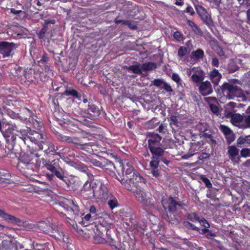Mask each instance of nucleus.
Masks as SVG:
<instances>
[{
  "mask_svg": "<svg viewBox=\"0 0 250 250\" xmlns=\"http://www.w3.org/2000/svg\"><path fill=\"white\" fill-rule=\"evenodd\" d=\"M125 188L128 190L131 191L136 200L142 204L144 209L148 212H152L156 209V206L154 201L148 196L147 194L142 188H134L133 187L125 186Z\"/></svg>",
  "mask_w": 250,
  "mask_h": 250,
  "instance_id": "f257e3e1",
  "label": "nucleus"
},
{
  "mask_svg": "<svg viewBox=\"0 0 250 250\" xmlns=\"http://www.w3.org/2000/svg\"><path fill=\"white\" fill-rule=\"evenodd\" d=\"M38 228L41 231L49 234L56 238L64 236L63 232L57 226L53 224H50L45 221H41L38 223Z\"/></svg>",
  "mask_w": 250,
  "mask_h": 250,
  "instance_id": "f03ea898",
  "label": "nucleus"
},
{
  "mask_svg": "<svg viewBox=\"0 0 250 250\" xmlns=\"http://www.w3.org/2000/svg\"><path fill=\"white\" fill-rule=\"evenodd\" d=\"M222 90L226 93L229 99L240 97L242 94V89L236 85L225 83L222 85Z\"/></svg>",
  "mask_w": 250,
  "mask_h": 250,
  "instance_id": "7ed1b4c3",
  "label": "nucleus"
},
{
  "mask_svg": "<svg viewBox=\"0 0 250 250\" xmlns=\"http://www.w3.org/2000/svg\"><path fill=\"white\" fill-rule=\"evenodd\" d=\"M18 47V45L14 42H0V54L3 58L9 57L12 55V51Z\"/></svg>",
  "mask_w": 250,
  "mask_h": 250,
  "instance_id": "20e7f679",
  "label": "nucleus"
},
{
  "mask_svg": "<svg viewBox=\"0 0 250 250\" xmlns=\"http://www.w3.org/2000/svg\"><path fill=\"white\" fill-rule=\"evenodd\" d=\"M34 155L32 154H24L20 159V161L17 165V167L20 170L21 169L29 168L33 163L32 160Z\"/></svg>",
  "mask_w": 250,
  "mask_h": 250,
  "instance_id": "39448f33",
  "label": "nucleus"
},
{
  "mask_svg": "<svg viewBox=\"0 0 250 250\" xmlns=\"http://www.w3.org/2000/svg\"><path fill=\"white\" fill-rule=\"evenodd\" d=\"M227 155L233 164L238 163L240 161L239 149L235 146H228Z\"/></svg>",
  "mask_w": 250,
  "mask_h": 250,
  "instance_id": "423d86ee",
  "label": "nucleus"
},
{
  "mask_svg": "<svg viewBox=\"0 0 250 250\" xmlns=\"http://www.w3.org/2000/svg\"><path fill=\"white\" fill-rule=\"evenodd\" d=\"M128 179V183L125 185L131 187H133L134 188H139V185L137 183H145L146 180L142 176H141L139 173L133 172L132 175L127 176Z\"/></svg>",
  "mask_w": 250,
  "mask_h": 250,
  "instance_id": "0eeeda50",
  "label": "nucleus"
},
{
  "mask_svg": "<svg viewBox=\"0 0 250 250\" xmlns=\"http://www.w3.org/2000/svg\"><path fill=\"white\" fill-rule=\"evenodd\" d=\"M196 10L203 20V21L207 25H209L212 23V21L209 15L207 12L206 9L200 5L195 6Z\"/></svg>",
  "mask_w": 250,
  "mask_h": 250,
  "instance_id": "6e6552de",
  "label": "nucleus"
},
{
  "mask_svg": "<svg viewBox=\"0 0 250 250\" xmlns=\"http://www.w3.org/2000/svg\"><path fill=\"white\" fill-rule=\"evenodd\" d=\"M162 204L165 209L166 210H167L170 212H174L176 210V206H180V204L170 197L167 199H163Z\"/></svg>",
  "mask_w": 250,
  "mask_h": 250,
  "instance_id": "1a4fd4ad",
  "label": "nucleus"
},
{
  "mask_svg": "<svg viewBox=\"0 0 250 250\" xmlns=\"http://www.w3.org/2000/svg\"><path fill=\"white\" fill-rule=\"evenodd\" d=\"M95 185V183L86 182L83 185L82 190V193L83 194V195L85 194L87 198L95 197V189L94 188V185Z\"/></svg>",
  "mask_w": 250,
  "mask_h": 250,
  "instance_id": "9d476101",
  "label": "nucleus"
},
{
  "mask_svg": "<svg viewBox=\"0 0 250 250\" xmlns=\"http://www.w3.org/2000/svg\"><path fill=\"white\" fill-rule=\"evenodd\" d=\"M0 217L7 222L12 224L20 225L21 223L20 219L8 214L4 210L1 209H0Z\"/></svg>",
  "mask_w": 250,
  "mask_h": 250,
  "instance_id": "9b49d317",
  "label": "nucleus"
},
{
  "mask_svg": "<svg viewBox=\"0 0 250 250\" xmlns=\"http://www.w3.org/2000/svg\"><path fill=\"white\" fill-rule=\"evenodd\" d=\"M61 139L62 141L73 144L77 147L83 149L84 142L77 137L63 135L61 136Z\"/></svg>",
  "mask_w": 250,
  "mask_h": 250,
  "instance_id": "f8f14e48",
  "label": "nucleus"
},
{
  "mask_svg": "<svg viewBox=\"0 0 250 250\" xmlns=\"http://www.w3.org/2000/svg\"><path fill=\"white\" fill-rule=\"evenodd\" d=\"M162 137L158 134L151 133L148 136V145L149 149L161 146L160 142Z\"/></svg>",
  "mask_w": 250,
  "mask_h": 250,
  "instance_id": "ddd939ff",
  "label": "nucleus"
},
{
  "mask_svg": "<svg viewBox=\"0 0 250 250\" xmlns=\"http://www.w3.org/2000/svg\"><path fill=\"white\" fill-rule=\"evenodd\" d=\"M27 139H29L32 142L35 144L43 143L44 144L48 143L44 142L42 140L43 139V135L42 134L39 133L36 131H31L28 133L27 135Z\"/></svg>",
  "mask_w": 250,
  "mask_h": 250,
  "instance_id": "4468645a",
  "label": "nucleus"
},
{
  "mask_svg": "<svg viewBox=\"0 0 250 250\" xmlns=\"http://www.w3.org/2000/svg\"><path fill=\"white\" fill-rule=\"evenodd\" d=\"M199 92L203 96L211 94L213 92L211 84L209 82H202L199 86Z\"/></svg>",
  "mask_w": 250,
  "mask_h": 250,
  "instance_id": "2eb2a0df",
  "label": "nucleus"
},
{
  "mask_svg": "<svg viewBox=\"0 0 250 250\" xmlns=\"http://www.w3.org/2000/svg\"><path fill=\"white\" fill-rule=\"evenodd\" d=\"M64 204L65 205L64 208L68 212H73L76 214L79 210V206L72 200H66Z\"/></svg>",
  "mask_w": 250,
  "mask_h": 250,
  "instance_id": "dca6fc26",
  "label": "nucleus"
},
{
  "mask_svg": "<svg viewBox=\"0 0 250 250\" xmlns=\"http://www.w3.org/2000/svg\"><path fill=\"white\" fill-rule=\"evenodd\" d=\"M102 147L99 146V145L96 144L93 142H89V143H85L84 142L83 146V150H85L87 152H91V150L92 152H99L102 151L101 149Z\"/></svg>",
  "mask_w": 250,
  "mask_h": 250,
  "instance_id": "f3484780",
  "label": "nucleus"
},
{
  "mask_svg": "<svg viewBox=\"0 0 250 250\" xmlns=\"http://www.w3.org/2000/svg\"><path fill=\"white\" fill-rule=\"evenodd\" d=\"M225 114L227 117L231 118V122L235 125L241 122L244 119V117L240 114H232L230 112H226Z\"/></svg>",
  "mask_w": 250,
  "mask_h": 250,
  "instance_id": "a211bd4d",
  "label": "nucleus"
},
{
  "mask_svg": "<svg viewBox=\"0 0 250 250\" xmlns=\"http://www.w3.org/2000/svg\"><path fill=\"white\" fill-rule=\"evenodd\" d=\"M204 78L205 73L204 71L199 68L191 77V80L196 83H199L202 82Z\"/></svg>",
  "mask_w": 250,
  "mask_h": 250,
  "instance_id": "6ab92c4d",
  "label": "nucleus"
},
{
  "mask_svg": "<svg viewBox=\"0 0 250 250\" xmlns=\"http://www.w3.org/2000/svg\"><path fill=\"white\" fill-rule=\"evenodd\" d=\"M107 193L108 189L107 187L105 185L101 184L99 190H95V197L104 199L107 197Z\"/></svg>",
  "mask_w": 250,
  "mask_h": 250,
  "instance_id": "aec40b11",
  "label": "nucleus"
},
{
  "mask_svg": "<svg viewBox=\"0 0 250 250\" xmlns=\"http://www.w3.org/2000/svg\"><path fill=\"white\" fill-rule=\"evenodd\" d=\"M220 129L221 131L226 136L228 142L230 143L234 141V138L231 130L227 126L224 125H220Z\"/></svg>",
  "mask_w": 250,
  "mask_h": 250,
  "instance_id": "412c9836",
  "label": "nucleus"
},
{
  "mask_svg": "<svg viewBox=\"0 0 250 250\" xmlns=\"http://www.w3.org/2000/svg\"><path fill=\"white\" fill-rule=\"evenodd\" d=\"M152 157L160 158L163 156L165 151L161 146L149 148Z\"/></svg>",
  "mask_w": 250,
  "mask_h": 250,
  "instance_id": "4be33fe9",
  "label": "nucleus"
},
{
  "mask_svg": "<svg viewBox=\"0 0 250 250\" xmlns=\"http://www.w3.org/2000/svg\"><path fill=\"white\" fill-rule=\"evenodd\" d=\"M209 77L212 82L217 84L222 78V75L218 70L214 69L209 73Z\"/></svg>",
  "mask_w": 250,
  "mask_h": 250,
  "instance_id": "5701e85b",
  "label": "nucleus"
},
{
  "mask_svg": "<svg viewBox=\"0 0 250 250\" xmlns=\"http://www.w3.org/2000/svg\"><path fill=\"white\" fill-rule=\"evenodd\" d=\"M44 167L51 172L54 173L60 167L59 165L58 161L54 160L51 163H46L44 164Z\"/></svg>",
  "mask_w": 250,
  "mask_h": 250,
  "instance_id": "b1692460",
  "label": "nucleus"
},
{
  "mask_svg": "<svg viewBox=\"0 0 250 250\" xmlns=\"http://www.w3.org/2000/svg\"><path fill=\"white\" fill-rule=\"evenodd\" d=\"M13 244L11 239L3 240L0 244V250H12Z\"/></svg>",
  "mask_w": 250,
  "mask_h": 250,
  "instance_id": "393cba45",
  "label": "nucleus"
},
{
  "mask_svg": "<svg viewBox=\"0 0 250 250\" xmlns=\"http://www.w3.org/2000/svg\"><path fill=\"white\" fill-rule=\"evenodd\" d=\"M125 69L128 72H131L135 74L142 73V68L141 65L139 63H136L129 66H125Z\"/></svg>",
  "mask_w": 250,
  "mask_h": 250,
  "instance_id": "a878e982",
  "label": "nucleus"
},
{
  "mask_svg": "<svg viewBox=\"0 0 250 250\" xmlns=\"http://www.w3.org/2000/svg\"><path fill=\"white\" fill-rule=\"evenodd\" d=\"M123 174H125L126 178L127 176L132 175L133 172V168L130 165L129 163L126 162L125 165L122 168Z\"/></svg>",
  "mask_w": 250,
  "mask_h": 250,
  "instance_id": "bb28decb",
  "label": "nucleus"
},
{
  "mask_svg": "<svg viewBox=\"0 0 250 250\" xmlns=\"http://www.w3.org/2000/svg\"><path fill=\"white\" fill-rule=\"evenodd\" d=\"M18 128L15 125H8L7 127L5 128L4 135L6 137H9L11 135L14 133L15 131H18Z\"/></svg>",
  "mask_w": 250,
  "mask_h": 250,
  "instance_id": "cd10ccee",
  "label": "nucleus"
},
{
  "mask_svg": "<svg viewBox=\"0 0 250 250\" xmlns=\"http://www.w3.org/2000/svg\"><path fill=\"white\" fill-rule=\"evenodd\" d=\"M133 247V243H130L128 241H124L118 249V250H131Z\"/></svg>",
  "mask_w": 250,
  "mask_h": 250,
  "instance_id": "c85d7f7f",
  "label": "nucleus"
},
{
  "mask_svg": "<svg viewBox=\"0 0 250 250\" xmlns=\"http://www.w3.org/2000/svg\"><path fill=\"white\" fill-rule=\"evenodd\" d=\"M89 211L93 215V219H95L97 218L101 217V211L99 208H96L94 206H91L89 209Z\"/></svg>",
  "mask_w": 250,
  "mask_h": 250,
  "instance_id": "c756f323",
  "label": "nucleus"
},
{
  "mask_svg": "<svg viewBox=\"0 0 250 250\" xmlns=\"http://www.w3.org/2000/svg\"><path fill=\"white\" fill-rule=\"evenodd\" d=\"M204 55V51L201 49H198L196 51H193L191 53V58L194 60H199L202 59Z\"/></svg>",
  "mask_w": 250,
  "mask_h": 250,
  "instance_id": "7c9ffc66",
  "label": "nucleus"
},
{
  "mask_svg": "<svg viewBox=\"0 0 250 250\" xmlns=\"http://www.w3.org/2000/svg\"><path fill=\"white\" fill-rule=\"evenodd\" d=\"M156 64L152 62L144 63L141 66L142 69L145 71L152 70L156 68Z\"/></svg>",
  "mask_w": 250,
  "mask_h": 250,
  "instance_id": "2f4dec72",
  "label": "nucleus"
},
{
  "mask_svg": "<svg viewBox=\"0 0 250 250\" xmlns=\"http://www.w3.org/2000/svg\"><path fill=\"white\" fill-rule=\"evenodd\" d=\"M152 160L150 162L149 166L151 168H158L160 162V159L153 157L151 158Z\"/></svg>",
  "mask_w": 250,
  "mask_h": 250,
  "instance_id": "473e14b6",
  "label": "nucleus"
},
{
  "mask_svg": "<svg viewBox=\"0 0 250 250\" xmlns=\"http://www.w3.org/2000/svg\"><path fill=\"white\" fill-rule=\"evenodd\" d=\"M54 174L60 180H63L64 177V171L60 167L54 173Z\"/></svg>",
  "mask_w": 250,
  "mask_h": 250,
  "instance_id": "72a5a7b5",
  "label": "nucleus"
},
{
  "mask_svg": "<svg viewBox=\"0 0 250 250\" xmlns=\"http://www.w3.org/2000/svg\"><path fill=\"white\" fill-rule=\"evenodd\" d=\"M194 217L195 220H198L201 226L204 227L206 228H208L209 227L210 225L206 220L203 219L199 220V218L195 214H194Z\"/></svg>",
  "mask_w": 250,
  "mask_h": 250,
  "instance_id": "f704fd0d",
  "label": "nucleus"
},
{
  "mask_svg": "<svg viewBox=\"0 0 250 250\" xmlns=\"http://www.w3.org/2000/svg\"><path fill=\"white\" fill-rule=\"evenodd\" d=\"M240 155L242 157L244 158L250 157V148H242L240 151Z\"/></svg>",
  "mask_w": 250,
  "mask_h": 250,
  "instance_id": "c9c22d12",
  "label": "nucleus"
},
{
  "mask_svg": "<svg viewBox=\"0 0 250 250\" xmlns=\"http://www.w3.org/2000/svg\"><path fill=\"white\" fill-rule=\"evenodd\" d=\"M217 54L223 58L226 59L228 57L225 52L223 50L222 48L219 46H217L216 49Z\"/></svg>",
  "mask_w": 250,
  "mask_h": 250,
  "instance_id": "e433bc0d",
  "label": "nucleus"
},
{
  "mask_svg": "<svg viewBox=\"0 0 250 250\" xmlns=\"http://www.w3.org/2000/svg\"><path fill=\"white\" fill-rule=\"evenodd\" d=\"M66 96L72 95L76 97H78L77 92L74 89H66L64 93Z\"/></svg>",
  "mask_w": 250,
  "mask_h": 250,
  "instance_id": "4c0bfd02",
  "label": "nucleus"
},
{
  "mask_svg": "<svg viewBox=\"0 0 250 250\" xmlns=\"http://www.w3.org/2000/svg\"><path fill=\"white\" fill-rule=\"evenodd\" d=\"M187 53V49L184 46H181L178 51V56L180 57L184 56Z\"/></svg>",
  "mask_w": 250,
  "mask_h": 250,
  "instance_id": "58836bf2",
  "label": "nucleus"
},
{
  "mask_svg": "<svg viewBox=\"0 0 250 250\" xmlns=\"http://www.w3.org/2000/svg\"><path fill=\"white\" fill-rule=\"evenodd\" d=\"M199 146L196 145V144H193L189 149V151L192 153H193V155L197 153H198L199 151Z\"/></svg>",
  "mask_w": 250,
  "mask_h": 250,
  "instance_id": "ea45409f",
  "label": "nucleus"
},
{
  "mask_svg": "<svg viewBox=\"0 0 250 250\" xmlns=\"http://www.w3.org/2000/svg\"><path fill=\"white\" fill-rule=\"evenodd\" d=\"M108 205L111 209L118 206V202L116 200H110L108 201Z\"/></svg>",
  "mask_w": 250,
  "mask_h": 250,
  "instance_id": "a19ab883",
  "label": "nucleus"
},
{
  "mask_svg": "<svg viewBox=\"0 0 250 250\" xmlns=\"http://www.w3.org/2000/svg\"><path fill=\"white\" fill-rule=\"evenodd\" d=\"M244 125L246 128H250V114L245 116L244 119Z\"/></svg>",
  "mask_w": 250,
  "mask_h": 250,
  "instance_id": "79ce46f5",
  "label": "nucleus"
},
{
  "mask_svg": "<svg viewBox=\"0 0 250 250\" xmlns=\"http://www.w3.org/2000/svg\"><path fill=\"white\" fill-rule=\"evenodd\" d=\"M94 241L95 243L98 244L104 243L105 242L104 239L99 236H95Z\"/></svg>",
  "mask_w": 250,
  "mask_h": 250,
  "instance_id": "37998d69",
  "label": "nucleus"
},
{
  "mask_svg": "<svg viewBox=\"0 0 250 250\" xmlns=\"http://www.w3.org/2000/svg\"><path fill=\"white\" fill-rule=\"evenodd\" d=\"M209 107L212 113L218 114L219 109L216 105L210 104Z\"/></svg>",
  "mask_w": 250,
  "mask_h": 250,
  "instance_id": "c03bdc74",
  "label": "nucleus"
},
{
  "mask_svg": "<svg viewBox=\"0 0 250 250\" xmlns=\"http://www.w3.org/2000/svg\"><path fill=\"white\" fill-rule=\"evenodd\" d=\"M172 79L177 83H180L181 81L179 75L177 73H173L172 74Z\"/></svg>",
  "mask_w": 250,
  "mask_h": 250,
  "instance_id": "a18cd8bd",
  "label": "nucleus"
},
{
  "mask_svg": "<svg viewBox=\"0 0 250 250\" xmlns=\"http://www.w3.org/2000/svg\"><path fill=\"white\" fill-rule=\"evenodd\" d=\"M89 111L93 112L94 113L99 115L100 111L98 108L95 105H91L89 108Z\"/></svg>",
  "mask_w": 250,
  "mask_h": 250,
  "instance_id": "49530a36",
  "label": "nucleus"
},
{
  "mask_svg": "<svg viewBox=\"0 0 250 250\" xmlns=\"http://www.w3.org/2000/svg\"><path fill=\"white\" fill-rule=\"evenodd\" d=\"M192 30L196 34H197L198 35L202 36V35H203L202 31L200 29V28L197 25L193 27V28L192 29Z\"/></svg>",
  "mask_w": 250,
  "mask_h": 250,
  "instance_id": "de8ad7c7",
  "label": "nucleus"
},
{
  "mask_svg": "<svg viewBox=\"0 0 250 250\" xmlns=\"http://www.w3.org/2000/svg\"><path fill=\"white\" fill-rule=\"evenodd\" d=\"M152 84L157 87L160 86L162 83H163V82L161 79H155L152 81Z\"/></svg>",
  "mask_w": 250,
  "mask_h": 250,
  "instance_id": "09e8293b",
  "label": "nucleus"
},
{
  "mask_svg": "<svg viewBox=\"0 0 250 250\" xmlns=\"http://www.w3.org/2000/svg\"><path fill=\"white\" fill-rule=\"evenodd\" d=\"M202 180L204 182L206 186L208 188H210L212 186V184L210 183V181L206 177H202L201 178Z\"/></svg>",
  "mask_w": 250,
  "mask_h": 250,
  "instance_id": "8fccbe9b",
  "label": "nucleus"
},
{
  "mask_svg": "<svg viewBox=\"0 0 250 250\" xmlns=\"http://www.w3.org/2000/svg\"><path fill=\"white\" fill-rule=\"evenodd\" d=\"M163 88L167 92H170L172 91V89L171 86L166 83H163Z\"/></svg>",
  "mask_w": 250,
  "mask_h": 250,
  "instance_id": "3c124183",
  "label": "nucleus"
},
{
  "mask_svg": "<svg viewBox=\"0 0 250 250\" xmlns=\"http://www.w3.org/2000/svg\"><path fill=\"white\" fill-rule=\"evenodd\" d=\"M126 25H127L129 28L131 29H137V26L134 23V22H132L130 21H127V23H126Z\"/></svg>",
  "mask_w": 250,
  "mask_h": 250,
  "instance_id": "603ef678",
  "label": "nucleus"
},
{
  "mask_svg": "<svg viewBox=\"0 0 250 250\" xmlns=\"http://www.w3.org/2000/svg\"><path fill=\"white\" fill-rule=\"evenodd\" d=\"M199 68L197 67H192L189 69H188L187 71V75L188 76H190L191 74L192 75Z\"/></svg>",
  "mask_w": 250,
  "mask_h": 250,
  "instance_id": "864d4df0",
  "label": "nucleus"
},
{
  "mask_svg": "<svg viewBox=\"0 0 250 250\" xmlns=\"http://www.w3.org/2000/svg\"><path fill=\"white\" fill-rule=\"evenodd\" d=\"M5 176L4 175H2L0 174V185H2L4 183H8L9 182V180L5 178Z\"/></svg>",
  "mask_w": 250,
  "mask_h": 250,
  "instance_id": "5fc2aeb1",
  "label": "nucleus"
},
{
  "mask_svg": "<svg viewBox=\"0 0 250 250\" xmlns=\"http://www.w3.org/2000/svg\"><path fill=\"white\" fill-rule=\"evenodd\" d=\"M10 12L11 13L14 14V15H18L19 14H22L24 15L25 14V12L23 11H22L21 10H17L14 8H11L10 10Z\"/></svg>",
  "mask_w": 250,
  "mask_h": 250,
  "instance_id": "6e6d98bb",
  "label": "nucleus"
},
{
  "mask_svg": "<svg viewBox=\"0 0 250 250\" xmlns=\"http://www.w3.org/2000/svg\"><path fill=\"white\" fill-rule=\"evenodd\" d=\"M245 143H246L245 137H240L237 140V144L238 146L244 144Z\"/></svg>",
  "mask_w": 250,
  "mask_h": 250,
  "instance_id": "4d7b16f0",
  "label": "nucleus"
},
{
  "mask_svg": "<svg viewBox=\"0 0 250 250\" xmlns=\"http://www.w3.org/2000/svg\"><path fill=\"white\" fill-rule=\"evenodd\" d=\"M210 3H213L214 5L218 7L221 3L222 0H207Z\"/></svg>",
  "mask_w": 250,
  "mask_h": 250,
  "instance_id": "13d9d810",
  "label": "nucleus"
},
{
  "mask_svg": "<svg viewBox=\"0 0 250 250\" xmlns=\"http://www.w3.org/2000/svg\"><path fill=\"white\" fill-rule=\"evenodd\" d=\"M151 173L153 176L158 177L160 176V173L157 168H152Z\"/></svg>",
  "mask_w": 250,
  "mask_h": 250,
  "instance_id": "bf43d9fd",
  "label": "nucleus"
},
{
  "mask_svg": "<svg viewBox=\"0 0 250 250\" xmlns=\"http://www.w3.org/2000/svg\"><path fill=\"white\" fill-rule=\"evenodd\" d=\"M171 124L177 125L178 123L177 117L176 116H171L170 117Z\"/></svg>",
  "mask_w": 250,
  "mask_h": 250,
  "instance_id": "052dcab7",
  "label": "nucleus"
},
{
  "mask_svg": "<svg viewBox=\"0 0 250 250\" xmlns=\"http://www.w3.org/2000/svg\"><path fill=\"white\" fill-rule=\"evenodd\" d=\"M186 12L189 13L190 15H193L195 13L193 8L190 6H188L187 7L186 9Z\"/></svg>",
  "mask_w": 250,
  "mask_h": 250,
  "instance_id": "680f3d73",
  "label": "nucleus"
},
{
  "mask_svg": "<svg viewBox=\"0 0 250 250\" xmlns=\"http://www.w3.org/2000/svg\"><path fill=\"white\" fill-rule=\"evenodd\" d=\"M48 57L47 56V55L46 54H44L42 57V59L38 61V62L39 63H44L45 62H46L47 61H48Z\"/></svg>",
  "mask_w": 250,
  "mask_h": 250,
  "instance_id": "e2e57ef3",
  "label": "nucleus"
},
{
  "mask_svg": "<svg viewBox=\"0 0 250 250\" xmlns=\"http://www.w3.org/2000/svg\"><path fill=\"white\" fill-rule=\"evenodd\" d=\"M211 64L214 66L218 67L219 65L218 60L216 58H213L212 60Z\"/></svg>",
  "mask_w": 250,
  "mask_h": 250,
  "instance_id": "0e129e2a",
  "label": "nucleus"
},
{
  "mask_svg": "<svg viewBox=\"0 0 250 250\" xmlns=\"http://www.w3.org/2000/svg\"><path fill=\"white\" fill-rule=\"evenodd\" d=\"M115 22L117 24L122 23L123 24L126 25V23H127V20H121L115 19Z\"/></svg>",
  "mask_w": 250,
  "mask_h": 250,
  "instance_id": "69168bd1",
  "label": "nucleus"
},
{
  "mask_svg": "<svg viewBox=\"0 0 250 250\" xmlns=\"http://www.w3.org/2000/svg\"><path fill=\"white\" fill-rule=\"evenodd\" d=\"M12 228H10L0 224V231L7 230L12 229Z\"/></svg>",
  "mask_w": 250,
  "mask_h": 250,
  "instance_id": "338daca9",
  "label": "nucleus"
},
{
  "mask_svg": "<svg viewBox=\"0 0 250 250\" xmlns=\"http://www.w3.org/2000/svg\"><path fill=\"white\" fill-rule=\"evenodd\" d=\"M174 37L175 39L180 40V39L181 38V34L179 32H175L174 33Z\"/></svg>",
  "mask_w": 250,
  "mask_h": 250,
  "instance_id": "774afa93",
  "label": "nucleus"
}]
</instances>
